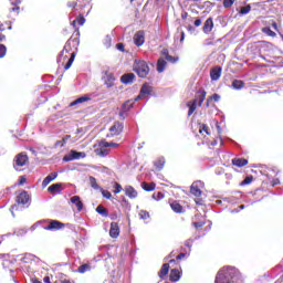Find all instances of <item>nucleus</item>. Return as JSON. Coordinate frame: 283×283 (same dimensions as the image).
Returning <instances> with one entry per match:
<instances>
[{"mask_svg": "<svg viewBox=\"0 0 283 283\" xmlns=\"http://www.w3.org/2000/svg\"><path fill=\"white\" fill-rule=\"evenodd\" d=\"M214 283H243V281L238 269L227 266L218 272Z\"/></svg>", "mask_w": 283, "mask_h": 283, "instance_id": "obj_1", "label": "nucleus"}, {"mask_svg": "<svg viewBox=\"0 0 283 283\" xmlns=\"http://www.w3.org/2000/svg\"><path fill=\"white\" fill-rule=\"evenodd\" d=\"M134 71L140 78H145L147 77V74H149V65H147V62L143 60H136Z\"/></svg>", "mask_w": 283, "mask_h": 283, "instance_id": "obj_2", "label": "nucleus"}, {"mask_svg": "<svg viewBox=\"0 0 283 283\" xmlns=\"http://www.w3.org/2000/svg\"><path fill=\"white\" fill-rule=\"evenodd\" d=\"M96 156L101 158H105V156L109 155V144L107 142L102 140L98 143L97 148H95Z\"/></svg>", "mask_w": 283, "mask_h": 283, "instance_id": "obj_3", "label": "nucleus"}, {"mask_svg": "<svg viewBox=\"0 0 283 283\" xmlns=\"http://www.w3.org/2000/svg\"><path fill=\"white\" fill-rule=\"evenodd\" d=\"M28 165V155L20 153L15 156L13 167L15 171H20L19 167H25Z\"/></svg>", "mask_w": 283, "mask_h": 283, "instance_id": "obj_4", "label": "nucleus"}, {"mask_svg": "<svg viewBox=\"0 0 283 283\" xmlns=\"http://www.w3.org/2000/svg\"><path fill=\"white\" fill-rule=\"evenodd\" d=\"M72 43H76V40H72V39L67 40V42L64 45L63 51L60 53V55L57 57V63L63 64V61H65V59H67V55H65V54H69L70 50H72Z\"/></svg>", "mask_w": 283, "mask_h": 283, "instance_id": "obj_5", "label": "nucleus"}, {"mask_svg": "<svg viewBox=\"0 0 283 283\" xmlns=\"http://www.w3.org/2000/svg\"><path fill=\"white\" fill-rule=\"evenodd\" d=\"M202 187H205V182L195 181L190 187V192L192 193V196H196V198H200V196H202V190H200L202 189Z\"/></svg>", "mask_w": 283, "mask_h": 283, "instance_id": "obj_6", "label": "nucleus"}, {"mask_svg": "<svg viewBox=\"0 0 283 283\" xmlns=\"http://www.w3.org/2000/svg\"><path fill=\"white\" fill-rule=\"evenodd\" d=\"M80 158H85V153H78L76 150H71L66 156H64V163H71V160H80Z\"/></svg>", "mask_w": 283, "mask_h": 283, "instance_id": "obj_7", "label": "nucleus"}, {"mask_svg": "<svg viewBox=\"0 0 283 283\" xmlns=\"http://www.w3.org/2000/svg\"><path fill=\"white\" fill-rule=\"evenodd\" d=\"M154 92V88L149 86V84H144L140 88L139 95L135 97V101H140V98H145V96H149Z\"/></svg>", "mask_w": 283, "mask_h": 283, "instance_id": "obj_8", "label": "nucleus"}, {"mask_svg": "<svg viewBox=\"0 0 283 283\" xmlns=\"http://www.w3.org/2000/svg\"><path fill=\"white\" fill-rule=\"evenodd\" d=\"M133 41L137 48L145 45V31H137L133 38Z\"/></svg>", "mask_w": 283, "mask_h": 283, "instance_id": "obj_9", "label": "nucleus"}, {"mask_svg": "<svg viewBox=\"0 0 283 283\" xmlns=\"http://www.w3.org/2000/svg\"><path fill=\"white\" fill-rule=\"evenodd\" d=\"M63 227H65V224H63L61 221L51 220L44 229L46 231H59L60 229H63Z\"/></svg>", "mask_w": 283, "mask_h": 283, "instance_id": "obj_10", "label": "nucleus"}, {"mask_svg": "<svg viewBox=\"0 0 283 283\" xmlns=\"http://www.w3.org/2000/svg\"><path fill=\"white\" fill-rule=\"evenodd\" d=\"M103 81H104V84L106 85V87H113L114 82L116 81V77H114L113 73L105 72L103 75Z\"/></svg>", "mask_w": 283, "mask_h": 283, "instance_id": "obj_11", "label": "nucleus"}, {"mask_svg": "<svg viewBox=\"0 0 283 283\" xmlns=\"http://www.w3.org/2000/svg\"><path fill=\"white\" fill-rule=\"evenodd\" d=\"M123 123L115 122L114 125L109 128L112 136H118L123 132Z\"/></svg>", "mask_w": 283, "mask_h": 283, "instance_id": "obj_12", "label": "nucleus"}, {"mask_svg": "<svg viewBox=\"0 0 283 283\" xmlns=\"http://www.w3.org/2000/svg\"><path fill=\"white\" fill-rule=\"evenodd\" d=\"M220 76H222V67L216 66L210 71L211 81H219Z\"/></svg>", "mask_w": 283, "mask_h": 283, "instance_id": "obj_13", "label": "nucleus"}, {"mask_svg": "<svg viewBox=\"0 0 283 283\" xmlns=\"http://www.w3.org/2000/svg\"><path fill=\"white\" fill-rule=\"evenodd\" d=\"M18 205H28L30 202V195H28V191H22L17 197Z\"/></svg>", "mask_w": 283, "mask_h": 283, "instance_id": "obj_14", "label": "nucleus"}, {"mask_svg": "<svg viewBox=\"0 0 283 283\" xmlns=\"http://www.w3.org/2000/svg\"><path fill=\"white\" fill-rule=\"evenodd\" d=\"M124 191H125V196H127L132 200H134L135 198H138V191H136V189H134V187L132 186H126L124 188Z\"/></svg>", "mask_w": 283, "mask_h": 283, "instance_id": "obj_15", "label": "nucleus"}, {"mask_svg": "<svg viewBox=\"0 0 283 283\" xmlns=\"http://www.w3.org/2000/svg\"><path fill=\"white\" fill-rule=\"evenodd\" d=\"M109 235L111 238H118V235H120V228L118 227V223L116 222L111 223Z\"/></svg>", "mask_w": 283, "mask_h": 283, "instance_id": "obj_16", "label": "nucleus"}, {"mask_svg": "<svg viewBox=\"0 0 283 283\" xmlns=\"http://www.w3.org/2000/svg\"><path fill=\"white\" fill-rule=\"evenodd\" d=\"M70 202L72 205H75L77 211H83V201H81V197L73 196V197H71Z\"/></svg>", "mask_w": 283, "mask_h": 283, "instance_id": "obj_17", "label": "nucleus"}, {"mask_svg": "<svg viewBox=\"0 0 283 283\" xmlns=\"http://www.w3.org/2000/svg\"><path fill=\"white\" fill-rule=\"evenodd\" d=\"M211 30H213V18H208L203 24V33L210 34Z\"/></svg>", "mask_w": 283, "mask_h": 283, "instance_id": "obj_18", "label": "nucleus"}, {"mask_svg": "<svg viewBox=\"0 0 283 283\" xmlns=\"http://www.w3.org/2000/svg\"><path fill=\"white\" fill-rule=\"evenodd\" d=\"M57 176H59L57 172H52L51 175L46 176L42 181V188L45 189V187H48V185H50L52 180H56Z\"/></svg>", "mask_w": 283, "mask_h": 283, "instance_id": "obj_19", "label": "nucleus"}, {"mask_svg": "<svg viewBox=\"0 0 283 283\" xmlns=\"http://www.w3.org/2000/svg\"><path fill=\"white\" fill-rule=\"evenodd\" d=\"M134 78H136V75H134V73H127L120 77V81L122 83H124V85H129V83H134Z\"/></svg>", "mask_w": 283, "mask_h": 283, "instance_id": "obj_20", "label": "nucleus"}, {"mask_svg": "<svg viewBox=\"0 0 283 283\" xmlns=\"http://www.w3.org/2000/svg\"><path fill=\"white\" fill-rule=\"evenodd\" d=\"M232 165H234V167H247V165H249V160L244 158H234L232 159Z\"/></svg>", "mask_w": 283, "mask_h": 283, "instance_id": "obj_21", "label": "nucleus"}, {"mask_svg": "<svg viewBox=\"0 0 283 283\" xmlns=\"http://www.w3.org/2000/svg\"><path fill=\"white\" fill-rule=\"evenodd\" d=\"M187 107H189L188 116H191L196 108L198 107V99H193L187 103Z\"/></svg>", "mask_w": 283, "mask_h": 283, "instance_id": "obj_22", "label": "nucleus"}, {"mask_svg": "<svg viewBox=\"0 0 283 283\" xmlns=\"http://www.w3.org/2000/svg\"><path fill=\"white\" fill-rule=\"evenodd\" d=\"M169 273V263H165L163 264L159 273H158V276L163 280L164 277H166Z\"/></svg>", "mask_w": 283, "mask_h": 283, "instance_id": "obj_23", "label": "nucleus"}, {"mask_svg": "<svg viewBox=\"0 0 283 283\" xmlns=\"http://www.w3.org/2000/svg\"><path fill=\"white\" fill-rule=\"evenodd\" d=\"M62 184H53L48 188L49 193H61Z\"/></svg>", "mask_w": 283, "mask_h": 283, "instance_id": "obj_24", "label": "nucleus"}, {"mask_svg": "<svg viewBox=\"0 0 283 283\" xmlns=\"http://www.w3.org/2000/svg\"><path fill=\"white\" fill-rule=\"evenodd\" d=\"M165 67H167V61H165L163 57H159L157 61V72H159V74L165 72Z\"/></svg>", "mask_w": 283, "mask_h": 283, "instance_id": "obj_25", "label": "nucleus"}, {"mask_svg": "<svg viewBox=\"0 0 283 283\" xmlns=\"http://www.w3.org/2000/svg\"><path fill=\"white\" fill-rule=\"evenodd\" d=\"M163 56H165L166 61H168L169 63H176L178 61V57H174L171 55H169V50L164 49L161 51Z\"/></svg>", "mask_w": 283, "mask_h": 283, "instance_id": "obj_26", "label": "nucleus"}, {"mask_svg": "<svg viewBox=\"0 0 283 283\" xmlns=\"http://www.w3.org/2000/svg\"><path fill=\"white\" fill-rule=\"evenodd\" d=\"M180 280V271L172 269L170 271V282H178Z\"/></svg>", "mask_w": 283, "mask_h": 283, "instance_id": "obj_27", "label": "nucleus"}, {"mask_svg": "<svg viewBox=\"0 0 283 283\" xmlns=\"http://www.w3.org/2000/svg\"><path fill=\"white\" fill-rule=\"evenodd\" d=\"M90 101V96L84 95L82 97L76 98L70 104V107H74V105H80V103H87Z\"/></svg>", "mask_w": 283, "mask_h": 283, "instance_id": "obj_28", "label": "nucleus"}, {"mask_svg": "<svg viewBox=\"0 0 283 283\" xmlns=\"http://www.w3.org/2000/svg\"><path fill=\"white\" fill-rule=\"evenodd\" d=\"M207 98V92L201 90L198 92V105L199 107H202V103H205V99Z\"/></svg>", "mask_w": 283, "mask_h": 283, "instance_id": "obj_29", "label": "nucleus"}, {"mask_svg": "<svg viewBox=\"0 0 283 283\" xmlns=\"http://www.w3.org/2000/svg\"><path fill=\"white\" fill-rule=\"evenodd\" d=\"M137 101H136V98H134V99H128V101H126L123 105H122V107H123V109H126V111H130L133 107H134V103H136Z\"/></svg>", "mask_w": 283, "mask_h": 283, "instance_id": "obj_30", "label": "nucleus"}, {"mask_svg": "<svg viewBox=\"0 0 283 283\" xmlns=\"http://www.w3.org/2000/svg\"><path fill=\"white\" fill-rule=\"evenodd\" d=\"M142 189H144V191H154V189H156V184L142 182Z\"/></svg>", "mask_w": 283, "mask_h": 283, "instance_id": "obj_31", "label": "nucleus"}, {"mask_svg": "<svg viewBox=\"0 0 283 283\" xmlns=\"http://www.w3.org/2000/svg\"><path fill=\"white\" fill-rule=\"evenodd\" d=\"M170 207L172 211H175V213H182V206H180V203H178L177 201L170 203Z\"/></svg>", "mask_w": 283, "mask_h": 283, "instance_id": "obj_32", "label": "nucleus"}, {"mask_svg": "<svg viewBox=\"0 0 283 283\" xmlns=\"http://www.w3.org/2000/svg\"><path fill=\"white\" fill-rule=\"evenodd\" d=\"M90 185L93 189H95L96 191H101L103 188H101V186H98V184L96 182V178L94 177H90Z\"/></svg>", "mask_w": 283, "mask_h": 283, "instance_id": "obj_33", "label": "nucleus"}, {"mask_svg": "<svg viewBox=\"0 0 283 283\" xmlns=\"http://www.w3.org/2000/svg\"><path fill=\"white\" fill-rule=\"evenodd\" d=\"M233 90H242L244 87V82L242 80H234L232 82Z\"/></svg>", "mask_w": 283, "mask_h": 283, "instance_id": "obj_34", "label": "nucleus"}, {"mask_svg": "<svg viewBox=\"0 0 283 283\" xmlns=\"http://www.w3.org/2000/svg\"><path fill=\"white\" fill-rule=\"evenodd\" d=\"M155 167L160 171L165 167V157H160L158 160L155 161Z\"/></svg>", "mask_w": 283, "mask_h": 283, "instance_id": "obj_35", "label": "nucleus"}, {"mask_svg": "<svg viewBox=\"0 0 283 283\" xmlns=\"http://www.w3.org/2000/svg\"><path fill=\"white\" fill-rule=\"evenodd\" d=\"M74 59H76V53H71V57L69 59L67 63L64 66V70H70L72 67V63H74Z\"/></svg>", "mask_w": 283, "mask_h": 283, "instance_id": "obj_36", "label": "nucleus"}, {"mask_svg": "<svg viewBox=\"0 0 283 283\" xmlns=\"http://www.w3.org/2000/svg\"><path fill=\"white\" fill-rule=\"evenodd\" d=\"M87 271H92V266L87 263L81 265L78 269H77V273H87Z\"/></svg>", "mask_w": 283, "mask_h": 283, "instance_id": "obj_37", "label": "nucleus"}, {"mask_svg": "<svg viewBox=\"0 0 283 283\" xmlns=\"http://www.w3.org/2000/svg\"><path fill=\"white\" fill-rule=\"evenodd\" d=\"M96 211L99 213V216H103L104 218H107L109 213L107 212V209L103 206H97Z\"/></svg>", "mask_w": 283, "mask_h": 283, "instance_id": "obj_38", "label": "nucleus"}, {"mask_svg": "<svg viewBox=\"0 0 283 283\" xmlns=\"http://www.w3.org/2000/svg\"><path fill=\"white\" fill-rule=\"evenodd\" d=\"M263 34H266L268 36H277V34L271 30L270 27H264L262 29Z\"/></svg>", "mask_w": 283, "mask_h": 283, "instance_id": "obj_39", "label": "nucleus"}, {"mask_svg": "<svg viewBox=\"0 0 283 283\" xmlns=\"http://www.w3.org/2000/svg\"><path fill=\"white\" fill-rule=\"evenodd\" d=\"M139 218L140 220H149V212H147V210H140Z\"/></svg>", "mask_w": 283, "mask_h": 283, "instance_id": "obj_40", "label": "nucleus"}, {"mask_svg": "<svg viewBox=\"0 0 283 283\" xmlns=\"http://www.w3.org/2000/svg\"><path fill=\"white\" fill-rule=\"evenodd\" d=\"M99 191H101L103 198H106V200L112 199V192H109V191H107V190H105L103 188Z\"/></svg>", "mask_w": 283, "mask_h": 283, "instance_id": "obj_41", "label": "nucleus"}, {"mask_svg": "<svg viewBox=\"0 0 283 283\" xmlns=\"http://www.w3.org/2000/svg\"><path fill=\"white\" fill-rule=\"evenodd\" d=\"M214 101V103H218L220 101V95L213 94L210 98L207 99V107H209V102Z\"/></svg>", "mask_w": 283, "mask_h": 283, "instance_id": "obj_42", "label": "nucleus"}, {"mask_svg": "<svg viewBox=\"0 0 283 283\" xmlns=\"http://www.w3.org/2000/svg\"><path fill=\"white\" fill-rule=\"evenodd\" d=\"M249 12H251V6H245V7H242L241 10H240V14H249Z\"/></svg>", "mask_w": 283, "mask_h": 283, "instance_id": "obj_43", "label": "nucleus"}, {"mask_svg": "<svg viewBox=\"0 0 283 283\" xmlns=\"http://www.w3.org/2000/svg\"><path fill=\"white\" fill-rule=\"evenodd\" d=\"M253 182V177L252 176H249V177H245L244 180L241 182L242 186L244 185H251Z\"/></svg>", "mask_w": 283, "mask_h": 283, "instance_id": "obj_44", "label": "nucleus"}, {"mask_svg": "<svg viewBox=\"0 0 283 283\" xmlns=\"http://www.w3.org/2000/svg\"><path fill=\"white\" fill-rule=\"evenodd\" d=\"M105 48H112V36L107 35L104 40Z\"/></svg>", "mask_w": 283, "mask_h": 283, "instance_id": "obj_45", "label": "nucleus"}, {"mask_svg": "<svg viewBox=\"0 0 283 283\" xmlns=\"http://www.w3.org/2000/svg\"><path fill=\"white\" fill-rule=\"evenodd\" d=\"M235 0H223V8H231Z\"/></svg>", "mask_w": 283, "mask_h": 283, "instance_id": "obj_46", "label": "nucleus"}, {"mask_svg": "<svg viewBox=\"0 0 283 283\" xmlns=\"http://www.w3.org/2000/svg\"><path fill=\"white\" fill-rule=\"evenodd\" d=\"M154 200H163L165 198V196L163 195V192H155L153 195Z\"/></svg>", "mask_w": 283, "mask_h": 283, "instance_id": "obj_47", "label": "nucleus"}, {"mask_svg": "<svg viewBox=\"0 0 283 283\" xmlns=\"http://www.w3.org/2000/svg\"><path fill=\"white\" fill-rule=\"evenodd\" d=\"M6 52H7L6 45L0 44V59H3V56H6Z\"/></svg>", "mask_w": 283, "mask_h": 283, "instance_id": "obj_48", "label": "nucleus"}, {"mask_svg": "<svg viewBox=\"0 0 283 283\" xmlns=\"http://www.w3.org/2000/svg\"><path fill=\"white\" fill-rule=\"evenodd\" d=\"M120 191H123V186H120V184H115L114 193H120Z\"/></svg>", "mask_w": 283, "mask_h": 283, "instance_id": "obj_49", "label": "nucleus"}, {"mask_svg": "<svg viewBox=\"0 0 283 283\" xmlns=\"http://www.w3.org/2000/svg\"><path fill=\"white\" fill-rule=\"evenodd\" d=\"M127 109H123V106H122V111L119 112V116L120 118H127Z\"/></svg>", "mask_w": 283, "mask_h": 283, "instance_id": "obj_50", "label": "nucleus"}, {"mask_svg": "<svg viewBox=\"0 0 283 283\" xmlns=\"http://www.w3.org/2000/svg\"><path fill=\"white\" fill-rule=\"evenodd\" d=\"M199 132H200V134H202L205 132L209 135V126L202 125V127L199 129Z\"/></svg>", "mask_w": 283, "mask_h": 283, "instance_id": "obj_51", "label": "nucleus"}, {"mask_svg": "<svg viewBox=\"0 0 283 283\" xmlns=\"http://www.w3.org/2000/svg\"><path fill=\"white\" fill-rule=\"evenodd\" d=\"M116 48H117V50H118L119 52H125V44H123V43H117V44H116Z\"/></svg>", "mask_w": 283, "mask_h": 283, "instance_id": "obj_52", "label": "nucleus"}, {"mask_svg": "<svg viewBox=\"0 0 283 283\" xmlns=\"http://www.w3.org/2000/svg\"><path fill=\"white\" fill-rule=\"evenodd\" d=\"M75 21L78 23V25H85V19L83 17L77 18Z\"/></svg>", "mask_w": 283, "mask_h": 283, "instance_id": "obj_53", "label": "nucleus"}, {"mask_svg": "<svg viewBox=\"0 0 283 283\" xmlns=\"http://www.w3.org/2000/svg\"><path fill=\"white\" fill-rule=\"evenodd\" d=\"M70 138H71L70 135L64 136L63 139H62L63 143L61 144V147H64V146H65V143H67Z\"/></svg>", "mask_w": 283, "mask_h": 283, "instance_id": "obj_54", "label": "nucleus"}, {"mask_svg": "<svg viewBox=\"0 0 283 283\" xmlns=\"http://www.w3.org/2000/svg\"><path fill=\"white\" fill-rule=\"evenodd\" d=\"M195 25H196V28H200V25H202V19H197L196 21H195Z\"/></svg>", "mask_w": 283, "mask_h": 283, "instance_id": "obj_55", "label": "nucleus"}, {"mask_svg": "<svg viewBox=\"0 0 283 283\" xmlns=\"http://www.w3.org/2000/svg\"><path fill=\"white\" fill-rule=\"evenodd\" d=\"M193 224L196 229H201V227H205V222H195Z\"/></svg>", "mask_w": 283, "mask_h": 283, "instance_id": "obj_56", "label": "nucleus"}, {"mask_svg": "<svg viewBox=\"0 0 283 283\" xmlns=\"http://www.w3.org/2000/svg\"><path fill=\"white\" fill-rule=\"evenodd\" d=\"M271 25H272V28H273V30H276L277 31V22L276 21H274V20H271Z\"/></svg>", "mask_w": 283, "mask_h": 283, "instance_id": "obj_57", "label": "nucleus"}, {"mask_svg": "<svg viewBox=\"0 0 283 283\" xmlns=\"http://www.w3.org/2000/svg\"><path fill=\"white\" fill-rule=\"evenodd\" d=\"M24 182H28V179L25 177H20L19 185H23Z\"/></svg>", "mask_w": 283, "mask_h": 283, "instance_id": "obj_58", "label": "nucleus"}, {"mask_svg": "<svg viewBox=\"0 0 283 283\" xmlns=\"http://www.w3.org/2000/svg\"><path fill=\"white\" fill-rule=\"evenodd\" d=\"M186 256H187L186 253H179V254L177 255V260H182V259L186 258Z\"/></svg>", "mask_w": 283, "mask_h": 283, "instance_id": "obj_59", "label": "nucleus"}, {"mask_svg": "<svg viewBox=\"0 0 283 283\" xmlns=\"http://www.w3.org/2000/svg\"><path fill=\"white\" fill-rule=\"evenodd\" d=\"M76 6H77L76 2H69V3H67V7H69V8H75Z\"/></svg>", "mask_w": 283, "mask_h": 283, "instance_id": "obj_60", "label": "nucleus"}, {"mask_svg": "<svg viewBox=\"0 0 283 283\" xmlns=\"http://www.w3.org/2000/svg\"><path fill=\"white\" fill-rule=\"evenodd\" d=\"M185 247H188V249H191V240H187L185 242Z\"/></svg>", "mask_w": 283, "mask_h": 283, "instance_id": "obj_61", "label": "nucleus"}, {"mask_svg": "<svg viewBox=\"0 0 283 283\" xmlns=\"http://www.w3.org/2000/svg\"><path fill=\"white\" fill-rule=\"evenodd\" d=\"M107 145H108V147H118V144H116V143H108L107 142Z\"/></svg>", "mask_w": 283, "mask_h": 283, "instance_id": "obj_62", "label": "nucleus"}, {"mask_svg": "<svg viewBox=\"0 0 283 283\" xmlns=\"http://www.w3.org/2000/svg\"><path fill=\"white\" fill-rule=\"evenodd\" d=\"M10 12H19V7H13L10 9Z\"/></svg>", "mask_w": 283, "mask_h": 283, "instance_id": "obj_63", "label": "nucleus"}, {"mask_svg": "<svg viewBox=\"0 0 283 283\" xmlns=\"http://www.w3.org/2000/svg\"><path fill=\"white\" fill-rule=\"evenodd\" d=\"M44 283H50V276L44 277Z\"/></svg>", "mask_w": 283, "mask_h": 283, "instance_id": "obj_64", "label": "nucleus"}]
</instances>
